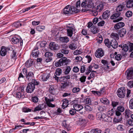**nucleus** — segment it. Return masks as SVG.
I'll return each mask as SVG.
<instances>
[{
    "label": "nucleus",
    "mask_w": 133,
    "mask_h": 133,
    "mask_svg": "<svg viewBox=\"0 0 133 133\" xmlns=\"http://www.w3.org/2000/svg\"><path fill=\"white\" fill-rule=\"evenodd\" d=\"M39 82L35 79H32L31 82L29 83L28 84L26 91L27 92L31 93L34 90L36 86L39 84Z\"/></svg>",
    "instance_id": "nucleus-1"
},
{
    "label": "nucleus",
    "mask_w": 133,
    "mask_h": 133,
    "mask_svg": "<svg viewBox=\"0 0 133 133\" xmlns=\"http://www.w3.org/2000/svg\"><path fill=\"white\" fill-rule=\"evenodd\" d=\"M96 117L98 119L104 121L108 122H111L112 121V118L104 113H97Z\"/></svg>",
    "instance_id": "nucleus-2"
},
{
    "label": "nucleus",
    "mask_w": 133,
    "mask_h": 133,
    "mask_svg": "<svg viewBox=\"0 0 133 133\" xmlns=\"http://www.w3.org/2000/svg\"><path fill=\"white\" fill-rule=\"evenodd\" d=\"M92 0H84L82 2L81 6L87 9L90 8L93 6Z\"/></svg>",
    "instance_id": "nucleus-3"
},
{
    "label": "nucleus",
    "mask_w": 133,
    "mask_h": 133,
    "mask_svg": "<svg viewBox=\"0 0 133 133\" xmlns=\"http://www.w3.org/2000/svg\"><path fill=\"white\" fill-rule=\"evenodd\" d=\"M121 13L119 12H118L117 13L113 14L110 17V18L111 19H113V22H117L118 21L122 20L123 18L122 17H119Z\"/></svg>",
    "instance_id": "nucleus-4"
},
{
    "label": "nucleus",
    "mask_w": 133,
    "mask_h": 133,
    "mask_svg": "<svg viewBox=\"0 0 133 133\" xmlns=\"http://www.w3.org/2000/svg\"><path fill=\"white\" fill-rule=\"evenodd\" d=\"M13 47H14V46H10L8 47L2 46L0 52L1 55L2 56H5L6 54L7 51L12 50Z\"/></svg>",
    "instance_id": "nucleus-5"
},
{
    "label": "nucleus",
    "mask_w": 133,
    "mask_h": 133,
    "mask_svg": "<svg viewBox=\"0 0 133 133\" xmlns=\"http://www.w3.org/2000/svg\"><path fill=\"white\" fill-rule=\"evenodd\" d=\"M125 90L124 87H121L117 91V95L120 98H123L125 95Z\"/></svg>",
    "instance_id": "nucleus-6"
},
{
    "label": "nucleus",
    "mask_w": 133,
    "mask_h": 133,
    "mask_svg": "<svg viewBox=\"0 0 133 133\" xmlns=\"http://www.w3.org/2000/svg\"><path fill=\"white\" fill-rule=\"evenodd\" d=\"M66 30L68 36L71 37L72 35L73 32L75 31V27L74 26H68Z\"/></svg>",
    "instance_id": "nucleus-7"
},
{
    "label": "nucleus",
    "mask_w": 133,
    "mask_h": 133,
    "mask_svg": "<svg viewBox=\"0 0 133 133\" xmlns=\"http://www.w3.org/2000/svg\"><path fill=\"white\" fill-rule=\"evenodd\" d=\"M126 74L127 78V79H133V69L130 68L126 71L125 73Z\"/></svg>",
    "instance_id": "nucleus-8"
},
{
    "label": "nucleus",
    "mask_w": 133,
    "mask_h": 133,
    "mask_svg": "<svg viewBox=\"0 0 133 133\" xmlns=\"http://www.w3.org/2000/svg\"><path fill=\"white\" fill-rule=\"evenodd\" d=\"M50 74L46 73L42 74L39 77L40 79L43 81H46L49 78Z\"/></svg>",
    "instance_id": "nucleus-9"
},
{
    "label": "nucleus",
    "mask_w": 133,
    "mask_h": 133,
    "mask_svg": "<svg viewBox=\"0 0 133 133\" xmlns=\"http://www.w3.org/2000/svg\"><path fill=\"white\" fill-rule=\"evenodd\" d=\"M104 55V51L101 48L98 49L96 50L95 54V56L98 58L102 57Z\"/></svg>",
    "instance_id": "nucleus-10"
},
{
    "label": "nucleus",
    "mask_w": 133,
    "mask_h": 133,
    "mask_svg": "<svg viewBox=\"0 0 133 133\" xmlns=\"http://www.w3.org/2000/svg\"><path fill=\"white\" fill-rule=\"evenodd\" d=\"M59 62L61 66L66 65L70 61V60L68 59L66 57H63L59 60Z\"/></svg>",
    "instance_id": "nucleus-11"
},
{
    "label": "nucleus",
    "mask_w": 133,
    "mask_h": 133,
    "mask_svg": "<svg viewBox=\"0 0 133 133\" xmlns=\"http://www.w3.org/2000/svg\"><path fill=\"white\" fill-rule=\"evenodd\" d=\"M63 12L65 15H70L72 14L71 6L69 5L67 6L63 9Z\"/></svg>",
    "instance_id": "nucleus-12"
},
{
    "label": "nucleus",
    "mask_w": 133,
    "mask_h": 133,
    "mask_svg": "<svg viewBox=\"0 0 133 133\" xmlns=\"http://www.w3.org/2000/svg\"><path fill=\"white\" fill-rule=\"evenodd\" d=\"M45 100L47 105L49 107H55V105L51 103V102H53L54 101V99L53 98L50 99L45 97Z\"/></svg>",
    "instance_id": "nucleus-13"
},
{
    "label": "nucleus",
    "mask_w": 133,
    "mask_h": 133,
    "mask_svg": "<svg viewBox=\"0 0 133 133\" xmlns=\"http://www.w3.org/2000/svg\"><path fill=\"white\" fill-rule=\"evenodd\" d=\"M34 78V74L32 72H29L28 74H26V78L29 81H30L33 79Z\"/></svg>",
    "instance_id": "nucleus-14"
},
{
    "label": "nucleus",
    "mask_w": 133,
    "mask_h": 133,
    "mask_svg": "<svg viewBox=\"0 0 133 133\" xmlns=\"http://www.w3.org/2000/svg\"><path fill=\"white\" fill-rule=\"evenodd\" d=\"M121 47L122 48V53L123 55L125 56L126 55V52L128 50V45L127 44H124L123 46L121 45Z\"/></svg>",
    "instance_id": "nucleus-15"
},
{
    "label": "nucleus",
    "mask_w": 133,
    "mask_h": 133,
    "mask_svg": "<svg viewBox=\"0 0 133 133\" xmlns=\"http://www.w3.org/2000/svg\"><path fill=\"white\" fill-rule=\"evenodd\" d=\"M50 48L51 50H56L58 49V45L53 42H51L49 45Z\"/></svg>",
    "instance_id": "nucleus-16"
},
{
    "label": "nucleus",
    "mask_w": 133,
    "mask_h": 133,
    "mask_svg": "<svg viewBox=\"0 0 133 133\" xmlns=\"http://www.w3.org/2000/svg\"><path fill=\"white\" fill-rule=\"evenodd\" d=\"M42 43H41V44H39L38 43H37L35 46V48L34 49V50L32 51V53L34 54V52H36V56L37 55H38L39 53V50H38V46H39L40 47L41 46V45H42Z\"/></svg>",
    "instance_id": "nucleus-17"
},
{
    "label": "nucleus",
    "mask_w": 133,
    "mask_h": 133,
    "mask_svg": "<svg viewBox=\"0 0 133 133\" xmlns=\"http://www.w3.org/2000/svg\"><path fill=\"white\" fill-rule=\"evenodd\" d=\"M73 108L77 111H78L82 110L83 108V107L80 104H75L73 105Z\"/></svg>",
    "instance_id": "nucleus-18"
},
{
    "label": "nucleus",
    "mask_w": 133,
    "mask_h": 133,
    "mask_svg": "<svg viewBox=\"0 0 133 133\" xmlns=\"http://www.w3.org/2000/svg\"><path fill=\"white\" fill-rule=\"evenodd\" d=\"M125 25V24L122 22H119L115 24L114 26L115 28L118 29L123 27Z\"/></svg>",
    "instance_id": "nucleus-19"
},
{
    "label": "nucleus",
    "mask_w": 133,
    "mask_h": 133,
    "mask_svg": "<svg viewBox=\"0 0 133 133\" xmlns=\"http://www.w3.org/2000/svg\"><path fill=\"white\" fill-rule=\"evenodd\" d=\"M110 15V12L109 11L106 10L104 11L102 15L103 19H105L109 17Z\"/></svg>",
    "instance_id": "nucleus-20"
},
{
    "label": "nucleus",
    "mask_w": 133,
    "mask_h": 133,
    "mask_svg": "<svg viewBox=\"0 0 133 133\" xmlns=\"http://www.w3.org/2000/svg\"><path fill=\"white\" fill-rule=\"evenodd\" d=\"M117 45L118 43L116 40H112L111 41L110 46H111L113 48L116 49L117 47Z\"/></svg>",
    "instance_id": "nucleus-21"
},
{
    "label": "nucleus",
    "mask_w": 133,
    "mask_h": 133,
    "mask_svg": "<svg viewBox=\"0 0 133 133\" xmlns=\"http://www.w3.org/2000/svg\"><path fill=\"white\" fill-rule=\"evenodd\" d=\"M60 41L64 43H67L69 41V38L67 37H60Z\"/></svg>",
    "instance_id": "nucleus-22"
},
{
    "label": "nucleus",
    "mask_w": 133,
    "mask_h": 133,
    "mask_svg": "<svg viewBox=\"0 0 133 133\" xmlns=\"http://www.w3.org/2000/svg\"><path fill=\"white\" fill-rule=\"evenodd\" d=\"M33 63V61L32 59H29L25 63V66L27 68H29L32 65Z\"/></svg>",
    "instance_id": "nucleus-23"
},
{
    "label": "nucleus",
    "mask_w": 133,
    "mask_h": 133,
    "mask_svg": "<svg viewBox=\"0 0 133 133\" xmlns=\"http://www.w3.org/2000/svg\"><path fill=\"white\" fill-rule=\"evenodd\" d=\"M126 6L128 8H133V0H127Z\"/></svg>",
    "instance_id": "nucleus-24"
},
{
    "label": "nucleus",
    "mask_w": 133,
    "mask_h": 133,
    "mask_svg": "<svg viewBox=\"0 0 133 133\" xmlns=\"http://www.w3.org/2000/svg\"><path fill=\"white\" fill-rule=\"evenodd\" d=\"M69 101L66 99H64L62 105V108L63 109L68 107L69 105Z\"/></svg>",
    "instance_id": "nucleus-25"
},
{
    "label": "nucleus",
    "mask_w": 133,
    "mask_h": 133,
    "mask_svg": "<svg viewBox=\"0 0 133 133\" xmlns=\"http://www.w3.org/2000/svg\"><path fill=\"white\" fill-rule=\"evenodd\" d=\"M16 96L17 98L21 99H23L25 97L24 94L21 93L20 92H18L17 93Z\"/></svg>",
    "instance_id": "nucleus-26"
},
{
    "label": "nucleus",
    "mask_w": 133,
    "mask_h": 133,
    "mask_svg": "<svg viewBox=\"0 0 133 133\" xmlns=\"http://www.w3.org/2000/svg\"><path fill=\"white\" fill-rule=\"evenodd\" d=\"M126 29H122L119 31L118 34L120 37H123L126 34Z\"/></svg>",
    "instance_id": "nucleus-27"
},
{
    "label": "nucleus",
    "mask_w": 133,
    "mask_h": 133,
    "mask_svg": "<svg viewBox=\"0 0 133 133\" xmlns=\"http://www.w3.org/2000/svg\"><path fill=\"white\" fill-rule=\"evenodd\" d=\"M92 58L90 56L87 55L84 58V61H85V63H89L91 61Z\"/></svg>",
    "instance_id": "nucleus-28"
},
{
    "label": "nucleus",
    "mask_w": 133,
    "mask_h": 133,
    "mask_svg": "<svg viewBox=\"0 0 133 133\" xmlns=\"http://www.w3.org/2000/svg\"><path fill=\"white\" fill-rule=\"evenodd\" d=\"M49 92L51 94L54 95L55 93L56 90L53 86L50 85L49 90Z\"/></svg>",
    "instance_id": "nucleus-29"
},
{
    "label": "nucleus",
    "mask_w": 133,
    "mask_h": 133,
    "mask_svg": "<svg viewBox=\"0 0 133 133\" xmlns=\"http://www.w3.org/2000/svg\"><path fill=\"white\" fill-rule=\"evenodd\" d=\"M100 101L105 104H109V100L106 98H102L100 99Z\"/></svg>",
    "instance_id": "nucleus-30"
},
{
    "label": "nucleus",
    "mask_w": 133,
    "mask_h": 133,
    "mask_svg": "<svg viewBox=\"0 0 133 133\" xmlns=\"http://www.w3.org/2000/svg\"><path fill=\"white\" fill-rule=\"evenodd\" d=\"M71 10L72 11V14L73 12H75V13H77L79 12L80 9L78 8H76L74 6H71Z\"/></svg>",
    "instance_id": "nucleus-31"
},
{
    "label": "nucleus",
    "mask_w": 133,
    "mask_h": 133,
    "mask_svg": "<svg viewBox=\"0 0 133 133\" xmlns=\"http://www.w3.org/2000/svg\"><path fill=\"white\" fill-rule=\"evenodd\" d=\"M110 37L114 39L118 40L119 38V36L117 34L112 33L110 35Z\"/></svg>",
    "instance_id": "nucleus-32"
},
{
    "label": "nucleus",
    "mask_w": 133,
    "mask_h": 133,
    "mask_svg": "<svg viewBox=\"0 0 133 133\" xmlns=\"http://www.w3.org/2000/svg\"><path fill=\"white\" fill-rule=\"evenodd\" d=\"M91 32L94 34H95L98 32V29L94 26H92L91 29Z\"/></svg>",
    "instance_id": "nucleus-33"
},
{
    "label": "nucleus",
    "mask_w": 133,
    "mask_h": 133,
    "mask_svg": "<svg viewBox=\"0 0 133 133\" xmlns=\"http://www.w3.org/2000/svg\"><path fill=\"white\" fill-rule=\"evenodd\" d=\"M117 129L119 131H124L125 129V127L124 125L120 124L118 125L117 127Z\"/></svg>",
    "instance_id": "nucleus-34"
},
{
    "label": "nucleus",
    "mask_w": 133,
    "mask_h": 133,
    "mask_svg": "<svg viewBox=\"0 0 133 133\" xmlns=\"http://www.w3.org/2000/svg\"><path fill=\"white\" fill-rule=\"evenodd\" d=\"M69 84L67 82L62 83L61 85V90H63L64 89L66 88V87Z\"/></svg>",
    "instance_id": "nucleus-35"
},
{
    "label": "nucleus",
    "mask_w": 133,
    "mask_h": 133,
    "mask_svg": "<svg viewBox=\"0 0 133 133\" xmlns=\"http://www.w3.org/2000/svg\"><path fill=\"white\" fill-rule=\"evenodd\" d=\"M12 42L15 44H17L19 43V39L16 37H14L11 39Z\"/></svg>",
    "instance_id": "nucleus-36"
},
{
    "label": "nucleus",
    "mask_w": 133,
    "mask_h": 133,
    "mask_svg": "<svg viewBox=\"0 0 133 133\" xmlns=\"http://www.w3.org/2000/svg\"><path fill=\"white\" fill-rule=\"evenodd\" d=\"M101 131L99 129H92L90 131V133H101Z\"/></svg>",
    "instance_id": "nucleus-37"
},
{
    "label": "nucleus",
    "mask_w": 133,
    "mask_h": 133,
    "mask_svg": "<svg viewBox=\"0 0 133 133\" xmlns=\"http://www.w3.org/2000/svg\"><path fill=\"white\" fill-rule=\"evenodd\" d=\"M69 48L71 50H74L77 47L75 44L71 43L69 45Z\"/></svg>",
    "instance_id": "nucleus-38"
},
{
    "label": "nucleus",
    "mask_w": 133,
    "mask_h": 133,
    "mask_svg": "<svg viewBox=\"0 0 133 133\" xmlns=\"http://www.w3.org/2000/svg\"><path fill=\"white\" fill-rule=\"evenodd\" d=\"M45 26H38L36 27V30L39 31H42L43 30L45 29Z\"/></svg>",
    "instance_id": "nucleus-39"
},
{
    "label": "nucleus",
    "mask_w": 133,
    "mask_h": 133,
    "mask_svg": "<svg viewBox=\"0 0 133 133\" xmlns=\"http://www.w3.org/2000/svg\"><path fill=\"white\" fill-rule=\"evenodd\" d=\"M128 51L129 52H132L133 50V43H130L128 45Z\"/></svg>",
    "instance_id": "nucleus-40"
},
{
    "label": "nucleus",
    "mask_w": 133,
    "mask_h": 133,
    "mask_svg": "<svg viewBox=\"0 0 133 133\" xmlns=\"http://www.w3.org/2000/svg\"><path fill=\"white\" fill-rule=\"evenodd\" d=\"M124 7V6L122 4H120L118 5L116 9L117 11L118 12L122 11Z\"/></svg>",
    "instance_id": "nucleus-41"
},
{
    "label": "nucleus",
    "mask_w": 133,
    "mask_h": 133,
    "mask_svg": "<svg viewBox=\"0 0 133 133\" xmlns=\"http://www.w3.org/2000/svg\"><path fill=\"white\" fill-rule=\"evenodd\" d=\"M104 43L105 45L108 48L110 47L111 42H110L108 39H107L104 41Z\"/></svg>",
    "instance_id": "nucleus-42"
},
{
    "label": "nucleus",
    "mask_w": 133,
    "mask_h": 133,
    "mask_svg": "<svg viewBox=\"0 0 133 133\" xmlns=\"http://www.w3.org/2000/svg\"><path fill=\"white\" fill-rule=\"evenodd\" d=\"M71 70V68L70 66H68L66 67L65 71L64 72V74L65 75H68L69 73Z\"/></svg>",
    "instance_id": "nucleus-43"
},
{
    "label": "nucleus",
    "mask_w": 133,
    "mask_h": 133,
    "mask_svg": "<svg viewBox=\"0 0 133 133\" xmlns=\"http://www.w3.org/2000/svg\"><path fill=\"white\" fill-rule=\"evenodd\" d=\"M82 52V50L81 49H79L73 52V54L74 55H77L81 54Z\"/></svg>",
    "instance_id": "nucleus-44"
},
{
    "label": "nucleus",
    "mask_w": 133,
    "mask_h": 133,
    "mask_svg": "<svg viewBox=\"0 0 133 133\" xmlns=\"http://www.w3.org/2000/svg\"><path fill=\"white\" fill-rule=\"evenodd\" d=\"M87 118L90 120H93L95 118V117L92 114H89Z\"/></svg>",
    "instance_id": "nucleus-45"
},
{
    "label": "nucleus",
    "mask_w": 133,
    "mask_h": 133,
    "mask_svg": "<svg viewBox=\"0 0 133 133\" xmlns=\"http://www.w3.org/2000/svg\"><path fill=\"white\" fill-rule=\"evenodd\" d=\"M62 125L65 128H66L68 130L69 128V125L67 124L66 121H64L63 122Z\"/></svg>",
    "instance_id": "nucleus-46"
},
{
    "label": "nucleus",
    "mask_w": 133,
    "mask_h": 133,
    "mask_svg": "<svg viewBox=\"0 0 133 133\" xmlns=\"http://www.w3.org/2000/svg\"><path fill=\"white\" fill-rule=\"evenodd\" d=\"M104 8V5L102 4H100L98 6L97 10V11H99V12L102 10Z\"/></svg>",
    "instance_id": "nucleus-47"
},
{
    "label": "nucleus",
    "mask_w": 133,
    "mask_h": 133,
    "mask_svg": "<svg viewBox=\"0 0 133 133\" xmlns=\"http://www.w3.org/2000/svg\"><path fill=\"white\" fill-rule=\"evenodd\" d=\"M62 73V70L60 68H58L56 70V75L59 76Z\"/></svg>",
    "instance_id": "nucleus-48"
},
{
    "label": "nucleus",
    "mask_w": 133,
    "mask_h": 133,
    "mask_svg": "<svg viewBox=\"0 0 133 133\" xmlns=\"http://www.w3.org/2000/svg\"><path fill=\"white\" fill-rule=\"evenodd\" d=\"M13 25L15 27L18 28L22 25V24L20 22H17L13 24Z\"/></svg>",
    "instance_id": "nucleus-49"
},
{
    "label": "nucleus",
    "mask_w": 133,
    "mask_h": 133,
    "mask_svg": "<svg viewBox=\"0 0 133 133\" xmlns=\"http://www.w3.org/2000/svg\"><path fill=\"white\" fill-rule=\"evenodd\" d=\"M53 54L52 53L48 52H46L45 54V56L46 57H52Z\"/></svg>",
    "instance_id": "nucleus-50"
},
{
    "label": "nucleus",
    "mask_w": 133,
    "mask_h": 133,
    "mask_svg": "<svg viewBox=\"0 0 133 133\" xmlns=\"http://www.w3.org/2000/svg\"><path fill=\"white\" fill-rule=\"evenodd\" d=\"M84 108L85 110L88 111H91L92 110V109L91 107L88 105H86L84 107Z\"/></svg>",
    "instance_id": "nucleus-51"
},
{
    "label": "nucleus",
    "mask_w": 133,
    "mask_h": 133,
    "mask_svg": "<svg viewBox=\"0 0 133 133\" xmlns=\"http://www.w3.org/2000/svg\"><path fill=\"white\" fill-rule=\"evenodd\" d=\"M105 22L104 21H99L98 23H97V25L98 26H103L105 24Z\"/></svg>",
    "instance_id": "nucleus-52"
},
{
    "label": "nucleus",
    "mask_w": 133,
    "mask_h": 133,
    "mask_svg": "<svg viewBox=\"0 0 133 133\" xmlns=\"http://www.w3.org/2000/svg\"><path fill=\"white\" fill-rule=\"evenodd\" d=\"M124 114L126 116H127L128 117H129L130 114V111L129 109H126Z\"/></svg>",
    "instance_id": "nucleus-53"
},
{
    "label": "nucleus",
    "mask_w": 133,
    "mask_h": 133,
    "mask_svg": "<svg viewBox=\"0 0 133 133\" xmlns=\"http://www.w3.org/2000/svg\"><path fill=\"white\" fill-rule=\"evenodd\" d=\"M61 52L65 54H67L69 53V50L66 49H62L60 50Z\"/></svg>",
    "instance_id": "nucleus-54"
},
{
    "label": "nucleus",
    "mask_w": 133,
    "mask_h": 133,
    "mask_svg": "<svg viewBox=\"0 0 133 133\" xmlns=\"http://www.w3.org/2000/svg\"><path fill=\"white\" fill-rule=\"evenodd\" d=\"M118 104L119 102H118L115 101H112L111 105L113 108H114L115 107L118 105Z\"/></svg>",
    "instance_id": "nucleus-55"
},
{
    "label": "nucleus",
    "mask_w": 133,
    "mask_h": 133,
    "mask_svg": "<svg viewBox=\"0 0 133 133\" xmlns=\"http://www.w3.org/2000/svg\"><path fill=\"white\" fill-rule=\"evenodd\" d=\"M117 110L119 111L123 112L124 110V108L123 106L120 105L118 107Z\"/></svg>",
    "instance_id": "nucleus-56"
},
{
    "label": "nucleus",
    "mask_w": 133,
    "mask_h": 133,
    "mask_svg": "<svg viewBox=\"0 0 133 133\" xmlns=\"http://www.w3.org/2000/svg\"><path fill=\"white\" fill-rule=\"evenodd\" d=\"M98 110L100 111H103L105 110V107L103 106H99L98 108Z\"/></svg>",
    "instance_id": "nucleus-57"
},
{
    "label": "nucleus",
    "mask_w": 133,
    "mask_h": 133,
    "mask_svg": "<svg viewBox=\"0 0 133 133\" xmlns=\"http://www.w3.org/2000/svg\"><path fill=\"white\" fill-rule=\"evenodd\" d=\"M129 108L131 109H133V98L131 99L129 103Z\"/></svg>",
    "instance_id": "nucleus-58"
},
{
    "label": "nucleus",
    "mask_w": 133,
    "mask_h": 133,
    "mask_svg": "<svg viewBox=\"0 0 133 133\" xmlns=\"http://www.w3.org/2000/svg\"><path fill=\"white\" fill-rule=\"evenodd\" d=\"M32 101L35 103H36L38 102V98L36 96L33 97L31 98Z\"/></svg>",
    "instance_id": "nucleus-59"
},
{
    "label": "nucleus",
    "mask_w": 133,
    "mask_h": 133,
    "mask_svg": "<svg viewBox=\"0 0 133 133\" xmlns=\"http://www.w3.org/2000/svg\"><path fill=\"white\" fill-rule=\"evenodd\" d=\"M132 15V12L131 11H128L125 14V15L128 17H130Z\"/></svg>",
    "instance_id": "nucleus-60"
},
{
    "label": "nucleus",
    "mask_w": 133,
    "mask_h": 133,
    "mask_svg": "<svg viewBox=\"0 0 133 133\" xmlns=\"http://www.w3.org/2000/svg\"><path fill=\"white\" fill-rule=\"evenodd\" d=\"M121 58L122 56L121 55L119 54L117 55L115 57V59L117 61L120 60L121 59Z\"/></svg>",
    "instance_id": "nucleus-61"
},
{
    "label": "nucleus",
    "mask_w": 133,
    "mask_h": 133,
    "mask_svg": "<svg viewBox=\"0 0 133 133\" xmlns=\"http://www.w3.org/2000/svg\"><path fill=\"white\" fill-rule=\"evenodd\" d=\"M39 107L42 110L43 109L45 108L46 106L45 104L44 103H42L41 104H39L38 105Z\"/></svg>",
    "instance_id": "nucleus-62"
},
{
    "label": "nucleus",
    "mask_w": 133,
    "mask_h": 133,
    "mask_svg": "<svg viewBox=\"0 0 133 133\" xmlns=\"http://www.w3.org/2000/svg\"><path fill=\"white\" fill-rule=\"evenodd\" d=\"M128 85L130 87L132 88L133 87V80L130 81L128 83Z\"/></svg>",
    "instance_id": "nucleus-63"
},
{
    "label": "nucleus",
    "mask_w": 133,
    "mask_h": 133,
    "mask_svg": "<svg viewBox=\"0 0 133 133\" xmlns=\"http://www.w3.org/2000/svg\"><path fill=\"white\" fill-rule=\"evenodd\" d=\"M127 123L130 126H132L133 125V121L131 119H129L127 121Z\"/></svg>",
    "instance_id": "nucleus-64"
}]
</instances>
